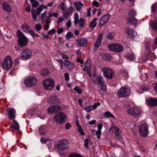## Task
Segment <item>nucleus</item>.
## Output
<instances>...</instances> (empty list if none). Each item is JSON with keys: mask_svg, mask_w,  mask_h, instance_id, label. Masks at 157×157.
I'll return each mask as SVG.
<instances>
[{"mask_svg": "<svg viewBox=\"0 0 157 157\" xmlns=\"http://www.w3.org/2000/svg\"><path fill=\"white\" fill-rule=\"evenodd\" d=\"M17 36L18 37V42L21 47H25L28 44V40L20 30L17 32Z\"/></svg>", "mask_w": 157, "mask_h": 157, "instance_id": "1", "label": "nucleus"}, {"mask_svg": "<svg viewBox=\"0 0 157 157\" xmlns=\"http://www.w3.org/2000/svg\"><path fill=\"white\" fill-rule=\"evenodd\" d=\"M66 119L65 114L63 112H60L55 114L53 120L57 124H61L65 122Z\"/></svg>", "mask_w": 157, "mask_h": 157, "instance_id": "2", "label": "nucleus"}, {"mask_svg": "<svg viewBox=\"0 0 157 157\" xmlns=\"http://www.w3.org/2000/svg\"><path fill=\"white\" fill-rule=\"evenodd\" d=\"M55 81L51 78H47L43 81L44 89L46 90H51L55 86Z\"/></svg>", "mask_w": 157, "mask_h": 157, "instance_id": "3", "label": "nucleus"}, {"mask_svg": "<svg viewBox=\"0 0 157 157\" xmlns=\"http://www.w3.org/2000/svg\"><path fill=\"white\" fill-rule=\"evenodd\" d=\"M131 91L129 88L124 86L118 90L117 94L119 98L127 97L130 94Z\"/></svg>", "mask_w": 157, "mask_h": 157, "instance_id": "4", "label": "nucleus"}, {"mask_svg": "<svg viewBox=\"0 0 157 157\" xmlns=\"http://www.w3.org/2000/svg\"><path fill=\"white\" fill-rule=\"evenodd\" d=\"M128 14L131 17H128L127 19L128 21L132 25H135L137 22V20L135 17L132 18V17H134L136 15V12L135 10L132 9L129 11Z\"/></svg>", "mask_w": 157, "mask_h": 157, "instance_id": "5", "label": "nucleus"}, {"mask_svg": "<svg viewBox=\"0 0 157 157\" xmlns=\"http://www.w3.org/2000/svg\"><path fill=\"white\" fill-rule=\"evenodd\" d=\"M13 62L12 58L10 56H8L5 57L2 64L3 69L8 70L11 68L12 66Z\"/></svg>", "mask_w": 157, "mask_h": 157, "instance_id": "6", "label": "nucleus"}, {"mask_svg": "<svg viewBox=\"0 0 157 157\" xmlns=\"http://www.w3.org/2000/svg\"><path fill=\"white\" fill-rule=\"evenodd\" d=\"M108 48L111 51L117 52H122L124 48L122 45L117 43H113L109 44L108 46Z\"/></svg>", "mask_w": 157, "mask_h": 157, "instance_id": "7", "label": "nucleus"}, {"mask_svg": "<svg viewBox=\"0 0 157 157\" xmlns=\"http://www.w3.org/2000/svg\"><path fill=\"white\" fill-rule=\"evenodd\" d=\"M127 113L134 117H137L141 115L142 111L139 107H134L127 111Z\"/></svg>", "mask_w": 157, "mask_h": 157, "instance_id": "8", "label": "nucleus"}, {"mask_svg": "<svg viewBox=\"0 0 157 157\" xmlns=\"http://www.w3.org/2000/svg\"><path fill=\"white\" fill-rule=\"evenodd\" d=\"M68 142L66 140H60L57 144L58 150L63 151V150H66L69 148Z\"/></svg>", "mask_w": 157, "mask_h": 157, "instance_id": "9", "label": "nucleus"}, {"mask_svg": "<svg viewBox=\"0 0 157 157\" xmlns=\"http://www.w3.org/2000/svg\"><path fill=\"white\" fill-rule=\"evenodd\" d=\"M148 126L145 123L141 124L139 127V132L142 137H146L148 133Z\"/></svg>", "mask_w": 157, "mask_h": 157, "instance_id": "10", "label": "nucleus"}, {"mask_svg": "<svg viewBox=\"0 0 157 157\" xmlns=\"http://www.w3.org/2000/svg\"><path fill=\"white\" fill-rule=\"evenodd\" d=\"M36 83V79L33 77H28L26 78L24 81V84L28 87H31L32 86H34Z\"/></svg>", "mask_w": 157, "mask_h": 157, "instance_id": "11", "label": "nucleus"}, {"mask_svg": "<svg viewBox=\"0 0 157 157\" xmlns=\"http://www.w3.org/2000/svg\"><path fill=\"white\" fill-rule=\"evenodd\" d=\"M102 71L104 76L108 79H111L114 75L113 72L108 68L104 67L102 69Z\"/></svg>", "mask_w": 157, "mask_h": 157, "instance_id": "12", "label": "nucleus"}, {"mask_svg": "<svg viewBox=\"0 0 157 157\" xmlns=\"http://www.w3.org/2000/svg\"><path fill=\"white\" fill-rule=\"evenodd\" d=\"M32 55V52L28 49H25L21 53V57L23 60L29 59Z\"/></svg>", "mask_w": 157, "mask_h": 157, "instance_id": "13", "label": "nucleus"}, {"mask_svg": "<svg viewBox=\"0 0 157 157\" xmlns=\"http://www.w3.org/2000/svg\"><path fill=\"white\" fill-rule=\"evenodd\" d=\"M110 17L111 16L109 14H108L103 16L101 18L99 22V27L101 28L103 25H105V24L107 22Z\"/></svg>", "mask_w": 157, "mask_h": 157, "instance_id": "14", "label": "nucleus"}, {"mask_svg": "<svg viewBox=\"0 0 157 157\" xmlns=\"http://www.w3.org/2000/svg\"><path fill=\"white\" fill-rule=\"evenodd\" d=\"M146 103L148 106L153 107L157 106V98H150L146 101Z\"/></svg>", "mask_w": 157, "mask_h": 157, "instance_id": "15", "label": "nucleus"}, {"mask_svg": "<svg viewBox=\"0 0 157 157\" xmlns=\"http://www.w3.org/2000/svg\"><path fill=\"white\" fill-rule=\"evenodd\" d=\"M102 37V33H100L98 35V39L96 40L94 44V50L96 51L98 49L101 43Z\"/></svg>", "mask_w": 157, "mask_h": 157, "instance_id": "16", "label": "nucleus"}, {"mask_svg": "<svg viewBox=\"0 0 157 157\" xmlns=\"http://www.w3.org/2000/svg\"><path fill=\"white\" fill-rule=\"evenodd\" d=\"M60 107L58 105H54L51 106L48 109V113L53 114L56 112L61 110Z\"/></svg>", "mask_w": 157, "mask_h": 157, "instance_id": "17", "label": "nucleus"}, {"mask_svg": "<svg viewBox=\"0 0 157 157\" xmlns=\"http://www.w3.org/2000/svg\"><path fill=\"white\" fill-rule=\"evenodd\" d=\"M125 33L130 38H133L136 36V33L132 29L129 28H125Z\"/></svg>", "mask_w": 157, "mask_h": 157, "instance_id": "18", "label": "nucleus"}, {"mask_svg": "<svg viewBox=\"0 0 157 157\" xmlns=\"http://www.w3.org/2000/svg\"><path fill=\"white\" fill-rule=\"evenodd\" d=\"M87 42V40L86 38H80L78 39L77 40V44L78 45L82 47H86Z\"/></svg>", "mask_w": 157, "mask_h": 157, "instance_id": "19", "label": "nucleus"}, {"mask_svg": "<svg viewBox=\"0 0 157 157\" xmlns=\"http://www.w3.org/2000/svg\"><path fill=\"white\" fill-rule=\"evenodd\" d=\"M64 64L66 66V69L69 70H72L74 68L73 63L68 60H64Z\"/></svg>", "mask_w": 157, "mask_h": 157, "instance_id": "20", "label": "nucleus"}, {"mask_svg": "<svg viewBox=\"0 0 157 157\" xmlns=\"http://www.w3.org/2000/svg\"><path fill=\"white\" fill-rule=\"evenodd\" d=\"M2 9L6 12L10 13L12 10L10 5L8 3L6 2L2 4Z\"/></svg>", "mask_w": 157, "mask_h": 157, "instance_id": "21", "label": "nucleus"}, {"mask_svg": "<svg viewBox=\"0 0 157 157\" xmlns=\"http://www.w3.org/2000/svg\"><path fill=\"white\" fill-rule=\"evenodd\" d=\"M48 102L52 104H58L59 101L56 96L52 95L49 98Z\"/></svg>", "mask_w": 157, "mask_h": 157, "instance_id": "22", "label": "nucleus"}, {"mask_svg": "<svg viewBox=\"0 0 157 157\" xmlns=\"http://www.w3.org/2000/svg\"><path fill=\"white\" fill-rule=\"evenodd\" d=\"M15 110L13 108L11 109L8 112V114L9 118L10 119H12L15 117Z\"/></svg>", "mask_w": 157, "mask_h": 157, "instance_id": "23", "label": "nucleus"}, {"mask_svg": "<svg viewBox=\"0 0 157 157\" xmlns=\"http://www.w3.org/2000/svg\"><path fill=\"white\" fill-rule=\"evenodd\" d=\"M39 132L41 135H44L47 132V130L45 126H42L39 128Z\"/></svg>", "mask_w": 157, "mask_h": 157, "instance_id": "24", "label": "nucleus"}, {"mask_svg": "<svg viewBox=\"0 0 157 157\" xmlns=\"http://www.w3.org/2000/svg\"><path fill=\"white\" fill-rule=\"evenodd\" d=\"M126 57L130 60H134L135 59L134 55L133 52H130L126 55Z\"/></svg>", "mask_w": 157, "mask_h": 157, "instance_id": "25", "label": "nucleus"}, {"mask_svg": "<svg viewBox=\"0 0 157 157\" xmlns=\"http://www.w3.org/2000/svg\"><path fill=\"white\" fill-rule=\"evenodd\" d=\"M74 4L76 9L78 11H79L81 9V7L84 6L83 4L81 2H74Z\"/></svg>", "mask_w": 157, "mask_h": 157, "instance_id": "26", "label": "nucleus"}, {"mask_svg": "<svg viewBox=\"0 0 157 157\" xmlns=\"http://www.w3.org/2000/svg\"><path fill=\"white\" fill-rule=\"evenodd\" d=\"M115 33L114 32H109L106 35V37L109 40H113L114 39Z\"/></svg>", "mask_w": 157, "mask_h": 157, "instance_id": "27", "label": "nucleus"}, {"mask_svg": "<svg viewBox=\"0 0 157 157\" xmlns=\"http://www.w3.org/2000/svg\"><path fill=\"white\" fill-rule=\"evenodd\" d=\"M13 128L15 130L17 131L19 129L20 126L18 124L15 120H13V121L12 125Z\"/></svg>", "mask_w": 157, "mask_h": 157, "instance_id": "28", "label": "nucleus"}, {"mask_svg": "<svg viewBox=\"0 0 157 157\" xmlns=\"http://www.w3.org/2000/svg\"><path fill=\"white\" fill-rule=\"evenodd\" d=\"M150 25L153 29H157V20L151 21Z\"/></svg>", "mask_w": 157, "mask_h": 157, "instance_id": "29", "label": "nucleus"}, {"mask_svg": "<svg viewBox=\"0 0 157 157\" xmlns=\"http://www.w3.org/2000/svg\"><path fill=\"white\" fill-rule=\"evenodd\" d=\"M113 131L114 132L115 135L117 136H119L121 134V131L120 129L116 127H113Z\"/></svg>", "mask_w": 157, "mask_h": 157, "instance_id": "30", "label": "nucleus"}, {"mask_svg": "<svg viewBox=\"0 0 157 157\" xmlns=\"http://www.w3.org/2000/svg\"><path fill=\"white\" fill-rule=\"evenodd\" d=\"M79 21L78 14L77 13L75 12L74 14V24L76 25H77Z\"/></svg>", "mask_w": 157, "mask_h": 157, "instance_id": "31", "label": "nucleus"}, {"mask_svg": "<svg viewBox=\"0 0 157 157\" xmlns=\"http://www.w3.org/2000/svg\"><path fill=\"white\" fill-rule=\"evenodd\" d=\"M29 27L27 24H24L21 26V28L23 31L26 33H28L29 29Z\"/></svg>", "mask_w": 157, "mask_h": 157, "instance_id": "32", "label": "nucleus"}, {"mask_svg": "<svg viewBox=\"0 0 157 157\" xmlns=\"http://www.w3.org/2000/svg\"><path fill=\"white\" fill-rule=\"evenodd\" d=\"M85 67L88 70V71H90L91 64L90 59H88L86 60L85 64Z\"/></svg>", "mask_w": 157, "mask_h": 157, "instance_id": "33", "label": "nucleus"}, {"mask_svg": "<svg viewBox=\"0 0 157 157\" xmlns=\"http://www.w3.org/2000/svg\"><path fill=\"white\" fill-rule=\"evenodd\" d=\"M31 13L32 18L34 21H37L36 18L38 15L36 13L35 10L34 9H32Z\"/></svg>", "mask_w": 157, "mask_h": 157, "instance_id": "34", "label": "nucleus"}, {"mask_svg": "<svg viewBox=\"0 0 157 157\" xmlns=\"http://www.w3.org/2000/svg\"><path fill=\"white\" fill-rule=\"evenodd\" d=\"M97 18H94L92 20L90 24V26L91 28H94L96 27L97 25L96 22Z\"/></svg>", "mask_w": 157, "mask_h": 157, "instance_id": "35", "label": "nucleus"}, {"mask_svg": "<svg viewBox=\"0 0 157 157\" xmlns=\"http://www.w3.org/2000/svg\"><path fill=\"white\" fill-rule=\"evenodd\" d=\"M48 73V70L44 69L42 70L40 72V74L42 76H45L47 75Z\"/></svg>", "mask_w": 157, "mask_h": 157, "instance_id": "36", "label": "nucleus"}, {"mask_svg": "<svg viewBox=\"0 0 157 157\" xmlns=\"http://www.w3.org/2000/svg\"><path fill=\"white\" fill-rule=\"evenodd\" d=\"M59 6L63 12L64 11L67 9L66 6L65 5V4L63 2H62Z\"/></svg>", "mask_w": 157, "mask_h": 157, "instance_id": "37", "label": "nucleus"}, {"mask_svg": "<svg viewBox=\"0 0 157 157\" xmlns=\"http://www.w3.org/2000/svg\"><path fill=\"white\" fill-rule=\"evenodd\" d=\"M102 57L105 60H108L109 59V55L107 53H105L102 55Z\"/></svg>", "mask_w": 157, "mask_h": 157, "instance_id": "38", "label": "nucleus"}, {"mask_svg": "<svg viewBox=\"0 0 157 157\" xmlns=\"http://www.w3.org/2000/svg\"><path fill=\"white\" fill-rule=\"evenodd\" d=\"M140 90H142L144 91H147L148 90V87L145 84L142 85L140 87Z\"/></svg>", "mask_w": 157, "mask_h": 157, "instance_id": "39", "label": "nucleus"}, {"mask_svg": "<svg viewBox=\"0 0 157 157\" xmlns=\"http://www.w3.org/2000/svg\"><path fill=\"white\" fill-rule=\"evenodd\" d=\"M152 49L155 50L157 48V37L154 40V44L152 46Z\"/></svg>", "mask_w": 157, "mask_h": 157, "instance_id": "40", "label": "nucleus"}, {"mask_svg": "<svg viewBox=\"0 0 157 157\" xmlns=\"http://www.w3.org/2000/svg\"><path fill=\"white\" fill-rule=\"evenodd\" d=\"M98 83L100 85H102V84L105 83L103 79L101 76H99L98 78Z\"/></svg>", "mask_w": 157, "mask_h": 157, "instance_id": "41", "label": "nucleus"}, {"mask_svg": "<svg viewBox=\"0 0 157 157\" xmlns=\"http://www.w3.org/2000/svg\"><path fill=\"white\" fill-rule=\"evenodd\" d=\"M42 28V26L40 24H37L35 25V29L37 32L40 31Z\"/></svg>", "mask_w": 157, "mask_h": 157, "instance_id": "42", "label": "nucleus"}, {"mask_svg": "<svg viewBox=\"0 0 157 157\" xmlns=\"http://www.w3.org/2000/svg\"><path fill=\"white\" fill-rule=\"evenodd\" d=\"M78 23H79V25L81 27H83L84 24V19L82 18H81Z\"/></svg>", "mask_w": 157, "mask_h": 157, "instance_id": "43", "label": "nucleus"}, {"mask_svg": "<svg viewBox=\"0 0 157 157\" xmlns=\"http://www.w3.org/2000/svg\"><path fill=\"white\" fill-rule=\"evenodd\" d=\"M105 116L107 117L114 118V116L109 111L106 112L105 113Z\"/></svg>", "mask_w": 157, "mask_h": 157, "instance_id": "44", "label": "nucleus"}, {"mask_svg": "<svg viewBox=\"0 0 157 157\" xmlns=\"http://www.w3.org/2000/svg\"><path fill=\"white\" fill-rule=\"evenodd\" d=\"M59 54L63 59L68 60L69 59L67 55H65L63 52H60Z\"/></svg>", "mask_w": 157, "mask_h": 157, "instance_id": "45", "label": "nucleus"}, {"mask_svg": "<svg viewBox=\"0 0 157 157\" xmlns=\"http://www.w3.org/2000/svg\"><path fill=\"white\" fill-rule=\"evenodd\" d=\"M74 90H75L78 94H81L82 93V90L79 87L76 86L74 88Z\"/></svg>", "mask_w": 157, "mask_h": 157, "instance_id": "46", "label": "nucleus"}, {"mask_svg": "<svg viewBox=\"0 0 157 157\" xmlns=\"http://www.w3.org/2000/svg\"><path fill=\"white\" fill-rule=\"evenodd\" d=\"M141 78L143 80H146L147 79V74L144 73L140 75Z\"/></svg>", "mask_w": 157, "mask_h": 157, "instance_id": "47", "label": "nucleus"}, {"mask_svg": "<svg viewBox=\"0 0 157 157\" xmlns=\"http://www.w3.org/2000/svg\"><path fill=\"white\" fill-rule=\"evenodd\" d=\"M42 10L43 9H42V8L40 6L36 8L35 11L37 15H39Z\"/></svg>", "mask_w": 157, "mask_h": 157, "instance_id": "48", "label": "nucleus"}, {"mask_svg": "<svg viewBox=\"0 0 157 157\" xmlns=\"http://www.w3.org/2000/svg\"><path fill=\"white\" fill-rule=\"evenodd\" d=\"M120 72L121 74H124V76L126 78H128L129 77L128 73L126 71H120Z\"/></svg>", "mask_w": 157, "mask_h": 157, "instance_id": "49", "label": "nucleus"}, {"mask_svg": "<svg viewBox=\"0 0 157 157\" xmlns=\"http://www.w3.org/2000/svg\"><path fill=\"white\" fill-rule=\"evenodd\" d=\"M101 104V103L100 102H96V103H95L93 105L91 106L92 109L93 110L95 109H96L97 106H99Z\"/></svg>", "mask_w": 157, "mask_h": 157, "instance_id": "50", "label": "nucleus"}, {"mask_svg": "<svg viewBox=\"0 0 157 157\" xmlns=\"http://www.w3.org/2000/svg\"><path fill=\"white\" fill-rule=\"evenodd\" d=\"M64 12L63 14V16L64 17L68 18L70 16L71 14V13L67 12V11H65Z\"/></svg>", "mask_w": 157, "mask_h": 157, "instance_id": "51", "label": "nucleus"}, {"mask_svg": "<svg viewBox=\"0 0 157 157\" xmlns=\"http://www.w3.org/2000/svg\"><path fill=\"white\" fill-rule=\"evenodd\" d=\"M56 30L55 29H52L49 30L47 32V34L48 35H51L53 34L56 33Z\"/></svg>", "mask_w": 157, "mask_h": 157, "instance_id": "52", "label": "nucleus"}, {"mask_svg": "<svg viewBox=\"0 0 157 157\" xmlns=\"http://www.w3.org/2000/svg\"><path fill=\"white\" fill-rule=\"evenodd\" d=\"M28 33H29L33 37V39H34L35 38V33L34 32V31L32 30H30L29 31Z\"/></svg>", "mask_w": 157, "mask_h": 157, "instance_id": "53", "label": "nucleus"}, {"mask_svg": "<svg viewBox=\"0 0 157 157\" xmlns=\"http://www.w3.org/2000/svg\"><path fill=\"white\" fill-rule=\"evenodd\" d=\"M101 131L98 130L96 132V135L97 136V138L98 139H100L101 137Z\"/></svg>", "mask_w": 157, "mask_h": 157, "instance_id": "54", "label": "nucleus"}, {"mask_svg": "<svg viewBox=\"0 0 157 157\" xmlns=\"http://www.w3.org/2000/svg\"><path fill=\"white\" fill-rule=\"evenodd\" d=\"M39 4V2L37 1H36L32 3V6L33 8H36L37 7Z\"/></svg>", "mask_w": 157, "mask_h": 157, "instance_id": "55", "label": "nucleus"}, {"mask_svg": "<svg viewBox=\"0 0 157 157\" xmlns=\"http://www.w3.org/2000/svg\"><path fill=\"white\" fill-rule=\"evenodd\" d=\"M84 109L88 113L93 110L91 106L86 107Z\"/></svg>", "mask_w": 157, "mask_h": 157, "instance_id": "56", "label": "nucleus"}, {"mask_svg": "<svg viewBox=\"0 0 157 157\" xmlns=\"http://www.w3.org/2000/svg\"><path fill=\"white\" fill-rule=\"evenodd\" d=\"M89 140L87 138H86L84 140V146L86 149L88 148Z\"/></svg>", "mask_w": 157, "mask_h": 157, "instance_id": "57", "label": "nucleus"}, {"mask_svg": "<svg viewBox=\"0 0 157 157\" xmlns=\"http://www.w3.org/2000/svg\"><path fill=\"white\" fill-rule=\"evenodd\" d=\"M68 157H83L81 155L78 154H71L69 155Z\"/></svg>", "mask_w": 157, "mask_h": 157, "instance_id": "58", "label": "nucleus"}, {"mask_svg": "<svg viewBox=\"0 0 157 157\" xmlns=\"http://www.w3.org/2000/svg\"><path fill=\"white\" fill-rule=\"evenodd\" d=\"M48 139H45L44 138H41L40 139V142L41 143L43 144H45L46 142L48 141Z\"/></svg>", "mask_w": 157, "mask_h": 157, "instance_id": "59", "label": "nucleus"}, {"mask_svg": "<svg viewBox=\"0 0 157 157\" xmlns=\"http://www.w3.org/2000/svg\"><path fill=\"white\" fill-rule=\"evenodd\" d=\"M157 8L156 4L155 3L153 4L151 6V10L153 11H155Z\"/></svg>", "mask_w": 157, "mask_h": 157, "instance_id": "60", "label": "nucleus"}, {"mask_svg": "<svg viewBox=\"0 0 157 157\" xmlns=\"http://www.w3.org/2000/svg\"><path fill=\"white\" fill-rule=\"evenodd\" d=\"M72 34L71 33H68L66 35V39L68 40L72 36Z\"/></svg>", "mask_w": 157, "mask_h": 157, "instance_id": "61", "label": "nucleus"}, {"mask_svg": "<svg viewBox=\"0 0 157 157\" xmlns=\"http://www.w3.org/2000/svg\"><path fill=\"white\" fill-rule=\"evenodd\" d=\"M101 86V89L103 91H105L106 90V86L105 83L100 85Z\"/></svg>", "mask_w": 157, "mask_h": 157, "instance_id": "62", "label": "nucleus"}, {"mask_svg": "<svg viewBox=\"0 0 157 157\" xmlns=\"http://www.w3.org/2000/svg\"><path fill=\"white\" fill-rule=\"evenodd\" d=\"M64 75L66 80L68 81L69 80V74L67 73H65Z\"/></svg>", "mask_w": 157, "mask_h": 157, "instance_id": "63", "label": "nucleus"}, {"mask_svg": "<svg viewBox=\"0 0 157 157\" xmlns=\"http://www.w3.org/2000/svg\"><path fill=\"white\" fill-rule=\"evenodd\" d=\"M50 14L51 15V16L52 17H57L59 14L57 13H50Z\"/></svg>", "mask_w": 157, "mask_h": 157, "instance_id": "64", "label": "nucleus"}]
</instances>
